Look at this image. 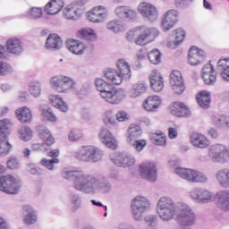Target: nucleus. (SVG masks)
I'll return each mask as SVG.
<instances>
[{
    "label": "nucleus",
    "mask_w": 229,
    "mask_h": 229,
    "mask_svg": "<svg viewBox=\"0 0 229 229\" xmlns=\"http://www.w3.org/2000/svg\"><path fill=\"white\" fill-rule=\"evenodd\" d=\"M64 0H50L45 5L44 11L47 15H56V13L62 12V8H64Z\"/></svg>",
    "instance_id": "393cba45"
},
{
    "label": "nucleus",
    "mask_w": 229,
    "mask_h": 229,
    "mask_svg": "<svg viewBox=\"0 0 229 229\" xmlns=\"http://www.w3.org/2000/svg\"><path fill=\"white\" fill-rule=\"evenodd\" d=\"M148 208H149V202H148L146 198L136 197L131 201L132 216H134L137 221L142 217V215L148 211Z\"/></svg>",
    "instance_id": "ddd939ff"
},
{
    "label": "nucleus",
    "mask_w": 229,
    "mask_h": 229,
    "mask_svg": "<svg viewBox=\"0 0 229 229\" xmlns=\"http://www.w3.org/2000/svg\"><path fill=\"white\" fill-rule=\"evenodd\" d=\"M12 71V66L4 62H0V75L4 76L7 72Z\"/></svg>",
    "instance_id": "69168bd1"
},
{
    "label": "nucleus",
    "mask_w": 229,
    "mask_h": 229,
    "mask_svg": "<svg viewBox=\"0 0 229 229\" xmlns=\"http://www.w3.org/2000/svg\"><path fill=\"white\" fill-rule=\"evenodd\" d=\"M174 31L175 37V44L178 46V44H182V42L185 40V30L182 29H176Z\"/></svg>",
    "instance_id": "bf43d9fd"
},
{
    "label": "nucleus",
    "mask_w": 229,
    "mask_h": 229,
    "mask_svg": "<svg viewBox=\"0 0 229 229\" xmlns=\"http://www.w3.org/2000/svg\"><path fill=\"white\" fill-rule=\"evenodd\" d=\"M6 165L8 169H19V159L16 157H11L7 162Z\"/></svg>",
    "instance_id": "e2e57ef3"
},
{
    "label": "nucleus",
    "mask_w": 229,
    "mask_h": 229,
    "mask_svg": "<svg viewBox=\"0 0 229 229\" xmlns=\"http://www.w3.org/2000/svg\"><path fill=\"white\" fill-rule=\"evenodd\" d=\"M115 117L118 123H123V121H128L130 119V115L128 113H126V111H118Z\"/></svg>",
    "instance_id": "680f3d73"
},
{
    "label": "nucleus",
    "mask_w": 229,
    "mask_h": 229,
    "mask_svg": "<svg viewBox=\"0 0 229 229\" xmlns=\"http://www.w3.org/2000/svg\"><path fill=\"white\" fill-rule=\"evenodd\" d=\"M15 115L20 123H28L33 121V113H31V109L26 106L18 108L15 111Z\"/></svg>",
    "instance_id": "bb28decb"
},
{
    "label": "nucleus",
    "mask_w": 229,
    "mask_h": 229,
    "mask_svg": "<svg viewBox=\"0 0 229 229\" xmlns=\"http://www.w3.org/2000/svg\"><path fill=\"white\" fill-rule=\"evenodd\" d=\"M142 106L146 112H157L162 106V98L157 95H150L143 100Z\"/></svg>",
    "instance_id": "a211bd4d"
},
{
    "label": "nucleus",
    "mask_w": 229,
    "mask_h": 229,
    "mask_svg": "<svg viewBox=\"0 0 229 229\" xmlns=\"http://www.w3.org/2000/svg\"><path fill=\"white\" fill-rule=\"evenodd\" d=\"M157 211L163 221H170L176 214V207L171 198L163 197L157 202Z\"/></svg>",
    "instance_id": "20e7f679"
},
{
    "label": "nucleus",
    "mask_w": 229,
    "mask_h": 229,
    "mask_svg": "<svg viewBox=\"0 0 229 229\" xmlns=\"http://www.w3.org/2000/svg\"><path fill=\"white\" fill-rule=\"evenodd\" d=\"M112 162L121 167H131L135 165V158L131 156L119 154L115 158H112Z\"/></svg>",
    "instance_id": "7c9ffc66"
},
{
    "label": "nucleus",
    "mask_w": 229,
    "mask_h": 229,
    "mask_svg": "<svg viewBox=\"0 0 229 229\" xmlns=\"http://www.w3.org/2000/svg\"><path fill=\"white\" fill-rule=\"evenodd\" d=\"M191 142L196 148H208V146H210V140H208V139L205 135L198 132L191 133Z\"/></svg>",
    "instance_id": "cd10ccee"
},
{
    "label": "nucleus",
    "mask_w": 229,
    "mask_h": 229,
    "mask_svg": "<svg viewBox=\"0 0 229 229\" xmlns=\"http://www.w3.org/2000/svg\"><path fill=\"white\" fill-rule=\"evenodd\" d=\"M20 135V139L21 140H31V138L33 137V131H31V128L28 126H21L18 131Z\"/></svg>",
    "instance_id": "49530a36"
},
{
    "label": "nucleus",
    "mask_w": 229,
    "mask_h": 229,
    "mask_svg": "<svg viewBox=\"0 0 229 229\" xmlns=\"http://www.w3.org/2000/svg\"><path fill=\"white\" fill-rule=\"evenodd\" d=\"M158 37V30L156 28H149L146 25L133 27L125 35L128 42H134L136 46H146Z\"/></svg>",
    "instance_id": "f03ea898"
},
{
    "label": "nucleus",
    "mask_w": 229,
    "mask_h": 229,
    "mask_svg": "<svg viewBox=\"0 0 229 229\" xmlns=\"http://www.w3.org/2000/svg\"><path fill=\"white\" fill-rule=\"evenodd\" d=\"M63 178L73 182L76 191H87V189H106L108 181L102 174H85L82 171H69L63 173Z\"/></svg>",
    "instance_id": "f257e3e1"
},
{
    "label": "nucleus",
    "mask_w": 229,
    "mask_h": 229,
    "mask_svg": "<svg viewBox=\"0 0 229 229\" xmlns=\"http://www.w3.org/2000/svg\"><path fill=\"white\" fill-rule=\"evenodd\" d=\"M216 198L217 207L222 210H229V191H220Z\"/></svg>",
    "instance_id": "c9c22d12"
},
{
    "label": "nucleus",
    "mask_w": 229,
    "mask_h": 229,
    "mask_svg": "<svg viewBox=\"0 0 229 229\" xmlns=\"http://www.w3.org/2000/svg\"><path fill=\"white\" fill-rule=\"evenodd\" d=\"M21 185L19 181L12 174L0 176V191L5 194H17Z\"/></svg>",
    "instance_id": "0eeeda50"
},
{
    "label": "nucleus",
    "mask_w": 229,
    "mask_h": 229,
    "mask_svg": "<svg viewBox=\"0 0 229 229\" xmlns=\"http://www.w3.org/2000/svg\"><path fill=\"white\" fill-rule=\"evenodd\" d=\"M202 79L206 85H214L217 81V73L212 64L208 63L202 69Z\"/></svg>",
    "instance_id": "412c9836"
},
{
    "label": "nucleus",
    "mask_w": 229,
    "mask_h": 229,
    "mask_svg": "<svg viewBox=\"0 0 229 229\" xmlns=\"http://www.w3.org/2000/svg\"><path fill=\"white\" fill-rule=\"evenodd\" d=\"M41 115L45 121H49L50 123H56V115L53 113L51 108L43 109Z\"/></svg>",
    "instance_id": "864d4df0"
},
{
    "label": "nucleus",
    "mask_w": 229,
    "mask_h": 229,
    "mask_svg": "<svg viewBox=\"0 0 229 229\" xmlns=\"http://www.w3.org/2000/svg\"><path fill=\"white\" fill-rule=\"evenodd\" d=\"M22 214H23V223L24 225H27V226H31V225H35L37 223V211L30 206L25 205L22 208Z\"/></svg>",
    "instance_id": "5701e85b"
},
{
    "label": "nucleus",
    "mask_w": 229,
    "mask_h": 229,
    "mask_svg": "<svg viewBox=\"0 0 229 229\" xmlns=\"http://www.w3.org/2000/svg\"><path fill=\"white\" fill-rule=\"evenodd\" d=\"M131 144L136 151L140 152L148 146V141L146 140H134Z\"/></svg>",
    "instance_id": "4d7b16f0"
},
{
    "label": "nucleus",
    "mask_w": 229,
    "mask_h": 229,
    "mask_svg": "<svg viewBox=\"0 0 229 229\" xmlns=\"http://www.w3.org/2000/svg\"><path fill=\"white\" fill-rule=\"evenodd\" d=\"M148 92V84L144 82H137L131 85L129 95L131 98H139L142 94Z\"/></svg>",
    "instance_id": "2f4dec72"
},
{
    "label": "nucleus",
    "mask_w": 229,
    "mask_h": 229,
    "mask_svg": "<svg viewBox=\"0 0 229 229\" xmlns=\"http://www.w3.org/2000/svg\"><path fill=\"white\" fill-rule=\"evenodd\" d=\"M106 28L110 31H114V33H119L126 30V27H124V24H123V21L119 20L110 21L109 22H107Z\"/></svg>",
    "instance_id": "37998d69"
},
{
    "label": "nucleus",
    "mask_w": 229,
    "mask_h": 229,
    "mask_svg": "<svg viewBox=\"0 0 229 229\" xmlns=\"http://www.w3.org/2000/svg\"><path fill=\"white\" fill-rule=\"evenodd\" d=\"M180 20V12L175 9H171L166 11L163 14V18L161 21V27L163 31H169L172 28L176 26V23Z\"/></svg>",
    "instance_id": "f8f14e48"
},
{
    "label": "nucleus",
    "mask_w": 229,
    "mask_h": 229,
    "mask_svg": "<svg viewBox=\"0 0 229 229\" xmlns=\"http://www.w3.org/2000/svg\"><path fill=\"white\" fill-rule=\"evenodd\" d=\"M212 123L214 126H217V128H223L225 126L229 128V117L225 114L214 116L212 118Z\"/></svg>",
    "instance_id": "a18cd8bd"
},
{
    "label": "nucleus",
    "mask_w": 229,
    "mask_h": 229,
    "mask_svg": "<svg viewBox=\"0 0 229 229\" xmlns=\"http://www.w3.org/2000/svg\"><path fill=\"white\" fill-rule=\"evenodd\" d=\"M116 69L107 68L104 71V76L108 83L121 85L124 80L131 78V69L124 59L116 62Z\"/></svg>",
    "instance_id": "7ed1b4c3"
},
{
    "label": "nucleus",
    "mask_w": 229,
    "mask_h": 229,
    "mask_svg": "<svg viewBox=\"0 0 229 229\" xmlns=\"http://www.w3.org/2000/svg\"><path fill=\"white\" fill-rule=\"evenodd\" d=\"M27 17H31L32 19H40L43 15L42 8L32 7L29 9L26 13Z\"/></svg>",
    "instance_id": "5fc2aeb1"
},
{
    "label": "nucleus",
    "mask_w": 229,
    "mask_h": 229,
    "mask_svg": "<svg viewBox=\"0 0 229 229\" xmlns=\"http://www.w3.org/2000/svg\"><path fill=\"white\" fill-rule=\"evenodd\" d=\"M12 151V144L8 137H0V157H6Z\"/></svg>",
    "instance_id": "c03bdc74"
},
{
    "label": "nucleus",
    "mask_w": 229,
    "mask_h": 229,
    "mask_svg": "<svg viewBox=\"0 0 229 229\" xmlns=\"http://www.w3.org/2000/svg\"><path fill=\"white\" fill-rule=\"evenodd\" d=\"M176 220L182 226H191L196 221V215H194V212H192L189 206H184L177 215Z\"/></svg>",
    "instance_id": "4468645a"
},
{
    "label": "nucleus",
    "mask_w": 229,
    "mask_h": 229,
    "mask_svg": "<svg viewBox=\"0 0 229 229\" xmlns=\"http://www.w3.org/2000/svg\"><path fill=\"white\" fill-rule=\"evenodd\" d=\"M205 58V51L196 47H191L189 50L188 62L191 65H199L201 60Z\"/></svg>",
    "instance_id": "4be33fe9"
},
{
    "label": "nucleus",
    "mask_w": 229,
    "mask_h": 229,
    "mask_svg": "<svg viewBox=\"0 0 229 229\" xmlns=\"http://www.w3.org/2000/svg\"><path fill=\"white\" fill-rule=\"evenodd\" d=\"M102 98L105 99L107 103H111L112 105H117L119 101L124 98L123 91L119 90L117 88L113 85L107 88L105 91L100 93Z\"/></svg>",
    "instance_id": "2eb2a0df"
},
{
    "label": "nucleus",
    "mask_w": 229,
    "mask_h": 229,
    "mask_svg": "<svg viewBox=\"0 0 229 229\" xmlns=\"http://www.w3.org/2000/svg\"><path fill=\"white\" fill-rule=\"evenodd\" d=\"M139 173L142 178L148 182H157V165L149 161H144L139 165Z\"/></svg>",
    "instance_id": "9b49d317"
},
{
    "label": "nucleus",
    "mask_w": 229,
    "mask_h": 229,
    "mask_svg": "<svg viewBox=\"0 0 229 229\" xmlns=\"http://www.w3.org/2000/svg\"><path fill=\"white\" fill-rule=\"evenodd\" d=\"M74 157L81 162H99L103 153L94 146H83L75 153Z\"/></svg>",
    "instance_id": "39448f33"
},
{
    "label": "nucleus",
    "mask_w": 229,
    "mask_h": 229,
    "mask_svg": "<svg viewBox=\"0 0 229 229\" xmlns=\"http://www.w3.org/2000/svg\"><path fill=\"white\" fill-rule=\"evenodd\" d=\"M182 82L183 77L182 76V72L178 70L172 71V72L170 73V85Z\"/></svg>",
    "instance_id": "3c124183"
},
{
    "label": "nucleus",
    "mask_w": 229,
    "mask_h": 229,
    "mask_svg": "<svg viewBox=\"0 0 229 229\" xmlns=\"http://www.w3.org/2000/svg\"><path fill=\"white\" fill-rule=\"evenodd\" d=\"M50 85L57 92H67V90L74 89L76 82L69 76L58 75L52 77Z\"/></svg>",
    "instance_id": "423d86ee"
},
{
    "label": "nucleus",
    "mask_w": 229,
    "mask_h": 229,
    "mask_svg": "<svg viewBox=\"0 0 229 229\" xmlns=\"http://www.w3.org/2000/svg\"><path fill=\"white\" fill-rule=\"evenodd\" d=\"M6 47L9 53H12L13 55H21V52L22 51V42H21V39L19 38H13L6 41Z\"/></svg>",
    "instance_id": "473e14b6"
},
{
    "label": "nucleus",
    "mask_w": 229,
    "mask_h": 229,
    "mask_svg": "<svg viewBox=\"0 0 229 229\" xmlns=\"http://www.w3.org/2000/svg\"><path fill=\"white\" fill-rule=\"evenodd\" d=\"M208 157L215 162H226L229 158V148L224 144L212 145L208 150Z\"/></svg>",
    "instance_id": "1a4fd4ad"
},
{
    "label": "nucleus",
    "mask_w": 229,
    "mask_h": 229,
    "mask_svg": "<svg viewBox=\"0 0 229 229\" xmlns=\"http://www.w3.org/2000/svg\"><path fill=\"white\" fill-rule=\"evenodd\" d=\"M148 57L151 64H154V65H158L162 54L158 49H154L148 53Z\"/></svg>",
    "instance_id": "8fccbe9b"
},
{
    "label": "nucleus",
    "mask_w": 229,
    "mask_h": 229,
    "mask_svg": "<svg viewBox=\"0 0 229 229\" xmlns=\"http://www.w3.org/2000/svg\"><path fill=\"white\" fill-rule=\"evenodd\" d=\"M112 83H108L106 82L105 80L103 79H96L95 81V86L96 89L100 92V94H103V92H105V90H108V89L110 87H112Z\"/></svg>",
    "instance_id": "09e8293b"
},
{
    "label": "nucleus",
    "mask_w": 229,
    "mask_h": 229,
    "mask_svg": "<svg viewBox=\"0 0 229 229\" xmlns=\"http://www.w3.org/2000/svg\"><path fill=\"white\" fill-rule=\"evenodd\" d=\"M140 133H142V131H140V126L131 124L127 131V141L129 142V144H131L133 140L139 139L140 137Z\"/></svg>",
    "instance_id": "e433bc0d"
},
{
    "label": "nucleus",
    "mask_w": 229,
    "mask_h": 229,
    "mask_svg": "<svg viewBox=\"0 0 229 229\" xmlns=\"http://www.w3.org/2000/svg\"><path fill=\"white\" fill-rule=\"evenodd\" d=\"M38 137L42 140L44 146L48 148L55 144V136L51 133V131L46 127H41L38 129Z\"/></svg>",
    "instance_id": "c756f323"
},
{
    "label": "nucleus",
    "mask_w": 229,
    "mask_h": 229,
    "mask_svg": "<svg viewBox=\"0 0 229 229\" xmlns=\"http://www.w3.org/2000/svg\"><path fill=\"white\" fill-rule=\"evenodd\" d=\"M216 180L222 187H229V169L224 168L216 173Z\"/></svg>",
    "instance_id": "ea45409f"
},
{
    "label": "nucleus",
    "mask_w": 229,
    "mask_h": 229,
    "mask_svg": "<svg viewBox=\"0 0 229 229\" xmlns=\"http://www.w3.org/2000/svg\"><path fill=\"white\" fill-rule=\"evenodd\" d=\"M60 160L58 158H44L40 161V164L41 165H43V167L49 169V171H53V169L55 168V164H58Z\"/></svg>",
    "instance_id": "6e6d98bb"
},
{
    "label": "nucleus",
    "mask_w": 229,
    "mask_h": 229,
    "mask_svg": "<svg viewBox=\"0 0 229 229\" xmlns=\"http://www.w3.org/2000/svg\"><path fill=\"white\" fill-rule=\"evenodd\" d=\"M86 17L89 22L99 24L108 17V10L104 5H97L87 12Z\"/></svg>",
    "instance_id": "9d476101"
},
{
    "label": "nucleus",
    "mask_w": 229,
    "mask_h": 229,
    "mask_svg": "<svg viewBox=\"0 0 229 229\" xmlns=\"http://www.w3.org/2000/svg\"><path fill=\"white\" fill-rule=\"evenodd\" d=\"M170 111L173 115H175V117H187V115H191L189 107L182 102H174L170 106Z\"/></svg>",
    "instance_id": "a878e982"
},
{
    "label": "nucleus",
    "mask_w": 229,
    "mask_h": 229,
    "mask_svg": "<svg viewBox=\"0 0 229 229\" xmlns=\"http://www.w3.org/2000/svg\"><path fill=\"white\" fill-rule=\"evenodd\" d=\"M117 121L115 115L112 114L111 112H108L106 114V117L104 118V123L106 124H115V122Z\"/></svg>",
    "instance_id": "0e129e2a"
},
{
    "label": "nucleus",
    "mask_w": 229,
    "mask_h": 229,
    "mask_svg": "<svg viewBox=\"0 0 229 229\" xmlns=\"http://www.w3.org/2000/svg\"><path fill=\"white\" fill-rule=\"evenodd\" d=\"M65 46L70 53L73 55H81L87 51V46L78 39L68 38L65 42Z\"/></svg>",
    "instance_id": "aec40b11"
},
{
    "label": "nucleus",
    "mask_w": 229,
    "mask_h": 229,
    "mask_svg": "<svg viewBox=\"0 0 229 229\" xmlns=\"http://www.w3.org/2000/svg\"><path fill=\"white\" fill-rule=\"evenodd\" d=\"M170 85L174 94H182L185 91V84L183 82H179V83L170 84Z\"/></svg>",
    "instance_id": "052dcab7"
},
{
    "label": "nucleus",
    "mask_w": 229,
    "mask_h": 229,
    "mask_svg": "<svg viewBox=\"0 0 229 229\" xmlns=\"http://www.w3.org/2000/svg\"><path fill=\"white\" fill-rule=\"evenodd\" d=\"M47 49H60L62 47V38L57 34H50L46 42Z\"/></svg>",
    "instance_id": "72a5a7b5"
},
{
    "label": "nucleus",
    "mask_w": 229,
    "mask_h": 229,
    "mask_svg": "<svg viewBox=\"0 0 229 229\" xmlns=\"http://www.w3.org/2000/svg\"><path fill=\"white\" fill-rule=\"evenodd\" d=\"M196 99L201 108H209L210 106V93L200 91L197 94Z\"/></svg>",
    "instance_id": "4c0bfd02"
},
{
    "label": "nucleus",
    "mask_w": 229,
    "mask_h": 229,
    "mask_svg": "<svg viewBox=\"0 0 229 229\" xmlns=\"http://www.w3.org/2000/svg\"><path fill=\"white\" fill-rule=\"evenodd\" d=\"M12 121L8 119H3L0 121V138L1 137H8L10 135V131H12Z\"/></svg>",
    "instance_id": "79ce46f5"
},
{
    "label": "nucleus",
    "mask_w": 229,
    "mask_h": 229,
    "mask_svg": "<svg viewBox=\"0 0 229 229\" xmlns=\"http://www.w3.org/2000/svg\"><path fill=\"white\" fill-rule=\"evenodd\" d=\"M150 89L154 92H162L164 90V76L157 70H153L148 76Z\"/></svg>",
    "instance_id": "dca6fc26"
},
{
    "label": "nucleus",
    "mask_w": 229,
    "mask_h": 229,
    "mask_svg": "<svg viewBox=\"0 0 229 229\" xmlns=\"http://www.w3.org/2000/svg\"><path fill=\"white\" fill-rule=\"evenodd\" d=\"M33 151H47V148H46V146L44 145V143H33L31 146Z\"/></svg>",
    "instance_id": "774afa93"
},
{
    "label": "nucleus",
    "mask_w": 229,
    "mask_h": 229,
    "mask_svg": "<svg viewBox=\"0 0 229 229\" xmlns=\"http://www.w3.org/2000/svg\"><path fill=\"white\" fill-rule=\"evenodd\" d=\"M30 93L34 96V98H38L40 96V82H31L30 86Z\"/></svg>",
    "instance_id": "13d9d810"
},
{
    "label": "nucleus",
    "mask_w": 229,
    "mask_h": 229,
    "mask_svg": "<svg viewBox=\"0 0 229 229\" xmlns=\"http://www.w3.org/2000/svg\"><path fill=\"white\" fill-rule=\"evenodd\" d=\"M199 199L202 201H210V199H212V195L208 192V191H204L200 192Z\"/></svg>",
    "instance_id": "338daca9"
},
{
    "label": "nucleus",
    "mask_w": 229,
    "mask_h": 229,
    "mask_svg": "<svg viewBox=\"0 0 229 229\" xmlns=\"http://www.w3.org/2000/svg\"><path fill=\"white\" fill-rule=\"evenodd\" d=\"M151 140L155 146H165V144H167V138L164 133H153Z\"/></svg>",
    "instance_id": "de8ad7c7"
},
{
    "label": "nucleus",
    "mask_w": 229,
    "mask_h": 229,
    "mask_svg": "<svg viewBox=\"0 0 229 229\" xmlns=\"http://www.w3.org/2000/svg\"><path fill=\"white\" fill-rule=\"evenodd\" d=\"M63 15L65 19L76 21L81 15V10L76 4H71L64 9Z\"/></svg>",
    "instance_id": "c85d7f7f"
},
{
    "label": "nucleus",
    "mask_w": 229,
    "mask_h": 229,
    "mask_svg": "<svg viewBox=\"0 0 229 229\" xmlns=\"http://www.w3.org/2000/svg\"><path fill=\"white\" fill-rule=\"evenodd\" d=\"M48 99L51 105H53L55 108H58V110H61V112H67V110H69V106H67V104L58 95H50L48 97Z\"/></svg>",
    "instance_id": "f704fd0d"
},
{
    "label": "nucleus",
    "mask_w": 229,
    "mask_h": 229,
    "mask_svg": "<svg viewBox=\"0 0 229 229\" xmlns=\"http://www.w3.org/2000/svg\"><path fill=\"white\" fill-rule=\"evenodd\" d=\"M68 139L72 142H77L78 140H81V139H83V132L80 129H73L70 131Z\"/></svg>",
    "instance_id": "603ef678"
},
{
    "label": "nucleus",
    "mask_w": 229,
    "mask_h": 229,
    "mask_svg": "<svg viewBox=\"0 0 229 229\" xmlns=\"http://www.w3.org/2000/svg\"><path fill=\"white\" fill-rule=\"evenodd\" d=\"M218 67L221 69V78L225 81H229V59H221L218 61Z\"/></svg>",
    "instance_id": "a19ab883"
},
{
    "label": "nucleus",
    "mask_w": 229,
    "mask_h": 229,
    "mask_svg": "<svg viewBox=\"0 0 229 229\" xmlns=\"http://www.w3.org/2000/svg\"><path fill=\"white\" fill-rule=\"evenodd\" d=\"M138 10L142 17L148 19V21H156L157 17H158L157 8L149 3H140L138 6Z\"/></svg>",
    "instance_id": "f3484780"
},
{
    "label": "nucleus",
    "mask_w": 229,
    "mask_h": 229,
    "mask_svg": "<svg viewBox=\"0 0 229 229\" xmlns=\"http://www.w3.org/2000/svg\"><path fill=\"white\" fill-rule=\"evenodd\" d=\"M98 137L106 148H109V149H117V140L115 139V136L108 131V129H102Z\"/></svg>",
    "instance_id": "6ab92c4d"
},
{
    "label": "nucleus",
    "mask_w": 229,
    "mask_h": 229,
    "mask_svg": "<svg viewBox=\"0 0 229 229\" xmlns=\"http://www.w3.org/2000/svg\"><path fill=\"white\" fill-rule=\"evenodd\" d=\"M175 174L187 180V182H207V176L201 172L194 169L177 167L174 171Z\"/></svg>",
    "instance_id": "6e6552de"
},
{
    "label": "nucleus",
    "mask_w": 229,
    "mask_h": 229,
    "mask_svg": "<svg viewBox=\"0 0 229 229\" xmlns=\"http://www.w3.org/2000/svg\"><path fill=\"white\" fill-rule=\"evenodd\" d=\"M77 37H79V38H85L86 40L90 41L96 40L97 38L96 31H94V30L91 28L87 27L78 30Z\"/></svg>",
    "instance_id": "58836bf2"
},
{
    "label": "nucleus",
    "mask_w": 229,
    "mask_h": 229,
    "mask_svg": "<svg viewBox=\"0 0 229 229\" xmlns=\"http://www.w3.org/2000/svg\"><path fill=\"white\" fill-rule=\"evenodd\" d=\"M115 15L121 19L133 21L137 19V12L129 6H118L114 10Z\"/></svg>",
    "instance_id": "b1692460"
}]
</instances>
